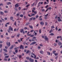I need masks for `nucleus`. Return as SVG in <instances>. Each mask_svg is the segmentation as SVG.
I'll list each match as a JSON object with an SVG mask.
<instances>
[{
  "label": "nucleus",
  "mask_w": 62,
  "mask_h": 62,
  "mask_svg": "<svg viewBox=\"0 0 62 62\" xmlns=\"http://www.w3.org/2000/svg\"><path fill=\"white\" fill-rule=\"evenodd\" d=\"M11 30L12 31H13V29L10 26L9 28V29H8L7 31L8 33H10V31Z\"/></svg>",
  "instance_id": "obj_1"
},
{
  "label": "nucleus",
  "mask_w": 62,
  "mask_h": 62,
  "mask_svg": "<svg viewBox=\"0 0 62 62\" xmlns=\"http://www.w3.org/2000/svg\"><path fill=\"white\" fill-rule=\"evenodd\" d=\"M23 38H20V40L18 39V42L19 43H20V42H21V41H23Z\"/></svg>",
  "instance_id": "obj_2"
},
{
  "label": "nucleus",
  "mask_w": 62,
  "mask_h": 62,
  "mask_svg": "<svg viewBox=\"0 0 62 62\" xmlns=\"http://www.w3.org/2000/svg\"><path fill=\"white\" fill-rule=\"evenodd\" d=\"M44 39L45 40H46V41H48V40H49V39H48V38L47 37V36H45L44 37Z\"/></svg>",
  "instance_id": "obj_3"
},
{
  "label": "nucleus",
  "mask_w": 62,
  "mask_h": 62,
  "mask_svg": "<svg viewBox=\"0 0 62 62\" xmlns=\"http://www.w3.org/2000/svg\"><path fill=\"white\" fill-rule=\"evenodd\" d=\"M29 61L30 62H34V60L33 59H32L31 58H30L29 59Z\"/></svg>",
  "instance_id": "obj_4"
},
{
  "label": "nucleus",
  "mask_w": 62,
  "mask_h": 62,
  "mask_svg": "<svg viewBox=\"0 0 62 62\" xmlns=\"http://www.w3.org/2000/svg\"><path fill=\"white\" fill-rule=\"evenodd\" d=\"M19 3H17L16 4V5H15V8H18V7H19L20 5H19Z\"/></svg>",
  "instance_id": "obj_5"
},
{
  "label": "nucleus",
  "mask_w": 62,
  "mask_h": 62,
  "mask_svg": "<svg viewBox=\"0 0 62 62\" xmlns=\"http://www.w3.org/2000/svg\"><path fill=\"white\" fill-rule=\"evenodd\" d=\"M57 18H58V22H61L62 21V20L60 18V17H58Z\"/></svg>",
  "instance_id": "obj_6"
},
{
  "label": "nucleus",
  "mask_w": 62,
  "mask_h": 62,
  "mask_svg": "<svg viewBox=\"0 0 62 62\" xmlns=\"http://www.w3.org/2000/svg\"><path fill=\"white\" fill-rule=\"evenodd\" d=\"M24 46H23V45H21L20 46V49H24Z\"/></svg>",
  "instance_id": "obj_7"
},
{
  "label": "nucleus",
  "mask_w": 62,
  "mask_h": 62,
  "mask_svg": "<svg viewBox=\"0 0 62 62\" xmlns=\"http://www.w3.org/2000/svg\"><path fill=\"white\" fill-rule=\"evenodd\" d=\"M35 43H36V42L35 41L33 42L30 44V45H33V44H35Z\"/></svg>",
  "instance_id": "obj_8"
},
{
  "label": "nucleus",
  "mask_w": 62,
  "mask_h": 62,
  "mask_svg": "<svg viewBox=\"0 0 62 62\" xmlns=\"http://www.w3.org/2000/svg\"><path fill=\"white\" fill-rule=\"evenodd\" d=\"M6 44L8 45V47H9V46H10V42H9V43H7Z\"/></svg>",
  "instance_id": "obj_9"
},
{
  "label": "nucleus",
  "mask_w": 62,
  "mask_h": 62,
  "mask_svg": "<svg viewBox=\"0 0 62 62\" xmlns=\"http://www.w3.org/2000/svg\"><path fill=\"white\" fill-rule=\"evenodd\" d=\"M34 15H35V14H31V16L29 14L28 15V16L29 17H32V16H34Z\"/></svg>",
  "instance_id": "obj_10"
},
{
  "label": "nucleus",
  "mask_w": 62,
  "mask_h": 62,
  "mask_svg": "<svg viewBox=\"0 0 62 62\" xmlns=\"http://www.w3.org/2000/svg\"><path fill=\"white\" fill-rule=\"evenodd\" d=\"M44 24V23L42 22H40V24L41 25H43Z\"/></svg>",
  "instance_id": "obj_11"
},
{
  "label": "nucleus",
  "mask_w": 62,
  "mask_h": 62,
  "mask_svg": "<svg viewBox=\"0 0 62 62\" xmlns=\"http://www.w3.org/2000/svg\"><path fill=\"white\" fill-rule=\"evenodd\" d=\"M14 47V46H13V45H12L10 47L9 49L10 50H11L12 49H13V48Z\"/></svg>",
  "instance_id": "obj_12"
},
{
  "label": "nucleus",
  "mask_w": 62,
  "mask_h": 62,
  "mask_svg": "<svg viewBox=\"0 0 62 62\" xmlns=\"http://www.w3.org/2000/svg\"><path fill=\"white\" fill-rule=\"evenodd\" d=\"M40 53L41 54H44V52H43V51H42V50L40 51Z\"/></svg>",
  "instance_id": "obj_13"
},
{
  "label": "nucleus",
  "mask_w": 62,
  "mask_h": 62,
  "mask_svg": "<svg viewBox=\"0 0 62 62\" xmlns=\"http://www.w3.org/2000/svg\"><path fill=\"white\" fill-rule=\"evenodd\" d=\"M24 31L23 29H21L20 30V31L21 33H23V32Z\"/></svg>",
  "instance_id": "obj_14"
},
{
  "label": "nucleus",
  "mask_w": 62,
  "mask_h": 62,
  "mask_svg": "<svg viewBox=\"0 0 62 62\" xmlns=\"http://www.w3.org/2000/svg\"><path fill=\"white\" fill-rule=\"evenodd\" d=\"M32 12H34V13L35 14H37V11H34L33 10H32Z\"/></svg>",
  "instance_id": "obj_15"
},
{
  "label": "nucleus",
  "mask_w": 62,
  "mask_h": 62,
  "mask_svg": "<svg viewBox=\"0 0 62 62\" xmlns=\"http://www.w3.org/2000/svg\"><path fill=\"white\" fill-rule=\"evenodd\" d=\"M0 14L1 15H3V14H4V13L2 11H0Z\"/></svg>",
  "instance_id": "obj_16"
},
{
  "label": "nucleus",
  "mask_w": 62,
  "mask_h": 62,
  "mask_svg": "<svg viewBox=\"0 0 62 62\" xmlns=\"http://www.w3.org/2000/svg\"><path fill=\"white\" fill-rule=\"evenodd\" d=\"M7 5H11V3L10 2H8L7 3Z\"/></svg>",
  "instance_id": "obj_17"
},
{
  "label": "nucleus",
  "mask_w": 62,
  "mask_h": 62,
  "mask_svg": "<svg viewBox=\"0 0 62 62\" xmlns=\"http://www.w3.org/2000/svg\"><path fill=\"white\" fill-rule=\"evenodd\" d=\"M40 4V2H39V3H38V6H37V8H39V6H40V5H39V4Z\"/></svg>",
  "instance_id": "obj_18"
},
{
  "label": "nucleus",
  "mask_w": 62,
  "mask_h": 62,
  "mask_svg": "<svg viewBox=\"0 0 62 62\" xmlns=\"http://www.w3.org/2000/svg\"><path fill=\"white\" fill-rule=\"evenodd\" d=\"M10 20H13V17L11 16L10 17Z\"/></svg>",
  "instance_id": "obj_19"
},
{
  "label": "nucleus",
  "mask_w": 62,
  "mask_h": 62,
  "mask_svg": "<svg viewBox=\"0 0 62 62\" xmlns=\"http://www.w3.org/2000/svg\"><path fill=\"white\" fill-rule=\"evenodd\" d=\"M56 52V51L54 50L53 51V54H55V53Z\"/></svg>",
  "instance_id": "obj_20"
},
{
  "label": "nucleus",
  "mask_w": 62,
  "mask_h": 62,
  "mask_svg": "<svg viewBox=\"0 0 62 62\" xmlns=\"http://www.w3.org/2000/svg\"><path fill=\"white\" fill-rule=\"evenodd\" d=\"M3 50L4 51H5V52L6 53H7V52H8V51H7V50L6 49H3Z\"/></svg>",
  "instance_id": "obj_21"
},
{
  "label": "nucleus",
  "mask_w": 62,
  "mask_h": 62,
  "mask_svg": "<svg viewBox=\"0 0 62 62\" xmlns=\"http://www.w3.org/2000/svg\"><path fill=\"white\" fill-rule=\"evenodd\" d=\"M58 45L59 46H60V45H62V43H61L60 42L58 43Z\"/></svg>",
  "instance_id": "obj_22"
},
{
  "label": "nucleus",
  "mask_w": 62,
  "mask_h": 62,
  "mask_svg": "<svg viewBox=\"0 0 62 62\" xmlns=\"http://www.w3.org/2000/svg\"><path fill=\"white\" fill-rule=\"evenodd\" d=\"M26 58L27 59V60H29V59H30V58H29V57H26Z\"/></svg>",
  "instance_id": "obj_23"
},
{
  "label": "nucleus",
  "mask_w": 62,
  "mask_h": 62,
  "mask_svg": "<svg viewBox=\"0 0 62 62\" xmlns=\"http://www.w3.org/2000/svg\"><path fill=\"white\" fill-rule=\"evenodd\" d=\"M29 42H27V43H26L25 44L26 45H28V44H29Z\"/></svg>",
  "instance_id": "obj_24"
},
{
  "label": "nucleus",
  "mask_w": 62,
  "mask_h": 62,
  "mask_svg": "<svg viewBox=\"0 0 62 62\" xmlns=\"http://www.w3.org/2000/svg\"><path fill=\"white\" fill-rule=\"evenodd\" d=\"M20 36V34L19 33H18L17 35V36L18 37H19Z\"/></svg>",
  "instance_id": "obj_25"
},
{
  "label": "nucleus",
  "mask_w": 62,
  "mask_h": 62,
  "mask_svg": "<svg viewBox=\"0 0 62 62\" xmlns=\"http://www.w3.org/2000/svg\"><path fill=\"white\" fill-rule=\"evenodd\" d=\"M50 35H51V36H54V33H52L50 34Z\"/></svg>",
  "instance_id": "obj_26"
},
{
  "label": "nucleus",
  "mask_w": 62,
  "mask_h": 62,
  "mask_svg": "<svg viewBox=\"0 0 62 62\" xmlns=\"http://www.w3.org/2000/svg\"><path fill=\"white\" fill-rule=\"evenodd\" d=\"M29 27L30 28H31V29H33V27L32 26L29 25Z\"/></svg>",
  "instance_id": "obj_27"
},
{
  "label": "nucleus",
  "mask_w": 62,
  "mask_h": 62,
  "mask_svg": "<svg viewBox=\"0 0 62 62\" xmlns=\"http://www.w3.org/2000/svg\"><path fill=\"white\" fill-rule=\"evenodd\" d=\"M47 9H49V10H51V9H52V8L51 7L48 8Z\"/></svg>",
  "instance_id": "obj_28"
},
{
  "label": "nucleus",
  "mask_w": 62,
  "mask_h": 62,
  "mask_svg": "<svg viewBox=\"0 0 62 62\" xmlns=\"http://www.w3.org/2000/svg\"><path fill=\"white\" fill-rule=\"evenodd\" d=\"M52 31H53V30L52 29H51V30H50L49 33H52Z\"/></svg>",
  "instance_id": "obj_29"
},
{
  "label": "nucleus",
  "mask_w": 62,
  "mask_h": 62,
  "mask_svg": "<svg viewBox=\"0 0 62 62\" xmlns=\"http://www.w3.org/2000/svg\"><path fill=\"white\" fill-rule=\"evenodd\" d=\"M30 52L28 50L26 53V54H28Z\"/></svg>",
  "instance_id": "obj_30"
},
{
  "label": "nucleus",
  "mask_w": 62,
  "mask_h": 62,
  "mask_svg": "<svg viewBox=\"0 0 62 62\" xmlns=\"http://www.w3.org/2000/svg\"><path fill=\"white\" fill-rule=\"evenodd\" d=\"M18 52V50L17 49L15 51V53H17V52Z\"/></svg>",
  "instance_id": "obj_31"
},
{
  "label": "nucleus",
  "mask_w": 62,
  "mask_h": 62,
  "mask_svg": "<svg viewBox=\"0 0 62 62\" xmlns=\"http://www.w3.org/2000/svg\"><path fill=\"white\" fill-rule=\"evenodd\" d=\"M29 23H27L25 24V25H28Z\"/></svg>",
  "instance_id": "obj_32"
},
{
  "label": "nucleus",
  "mask_w": 62,
  "mask_h": 62,
  "mask_svg": "<svg viewBox=\"0 0 62 62\" xmlns=\"http://www.w3.org/2000/svg\"><path fill=\"white\" fill-rule=\"evenodd\" d=\"M9 57V56H5V58H8Z\"/></svg>",
  "instance_id": "obj_33"
},
{
  "label": "nucleus",
  "mask_w": 62,
  "mask_h": 62,
  "mask_svg": "<svg viewBox=\"0 0 62 62\" xmlns=\"http://www.w3.org/2000/svg\"><path fill=\"white\" fill-rule=\"evenodd\" d=\"M34 33H35V36H36V35H37V32H35V31H34Z\"/></svg>",
  "instance_id": "obj_34"
},
{
  "label": "nucleus",
  "mask_w": 62,
  "mask_h": 62,
  "mask_svg": "<svg viewBox=\"0 0 62 62\" xmlns=\"http://www.w3.org/2000/svg\"><path fill=\"white\" fill-rule=\"evenodd\" d=\"M33 17H31V18L30 19H29V21H31V20H32V19H33Z\"/></svg>",
  "instance_id": "obj_35"
},
{
  "label": "nucleus",
  "mask_w": 62,
  "mask_h": 62,
  "mask_svg": "<svg viewBox=\"0 0 62 62\" xmlns=\"http://www.w3.org/2000/svg\"><path fill=\"white\" fill-rule=\"evenodd\" d=\"M31 54H32V55H34H34H35V54L34 53H33L32 52L31 53Z\"/></svg>",
  "instance_id": "obj_36"
},
{
  "label": "nucleus",
  "mask_w": 62,
  "mask_h": 62,
  "mask_svg": "<svg viewBox=\"0 0 62 62\" xmlns=\"http://www.w3.org/2000/svg\"><path fill=\"white\" fill-rule=\"evenodd\" d=\"M34 32V31L33 30H31V31L30 32L31 33V32H33V31Z\"/></svg>",
  "instance_id": "obj_37"
},
{
  "label": "nucleus",
  "mask_w": 62,
  "mask_h": 62,
  "mask_svg": "<svg viewBox=\"0 0 62 62\" xmlns=\"http://www.w3.org/2000/svg\"><path fill=\"white\" fill-rule=\"evenodd\" d=\"M34 4H35V2H34L32 4H31V6H34Z\"/></svg>",
  "instance_id": "obj_38"
},
{
  "label": "nucleus",
  "mask_w": 62,
  "mask_h": 62,
  "mask_svg": "<svg viewBox=\"0 0 62 62\" xmlns=\"http://www.w3.org/2000/svg\"><path fill=\"white\" fill-rule=\"evenodd\" d=\"M29 38H30L29 37L27 38L26 39V41L27 40H28V39H29Z\"/></svg>",
  "instance_id": "obj_39"
},
{
  "label": "nucleus",
  "mask_w": 62,
  "mask_h": 62,
  "mask_svg": "<svg viewBox=\"0 0 62 62\" xmlns=\"http://www.w3.org/2000/svg\"><path fill=\"white\" fill-rule=\"evenodd\" d=\"M33 36H34V35H30V37H33Z\"/></svg>",
  "instance_id": "obj_40"
},
{
  "label": "nucleus",
  "mask_w": 62,
  "mask_h": 62,
  "mask_svg": "<svg viewBox=\"0 0 62 62\" xmlns=\"http://www.w3.org/2000/svg\"><path fill=\"white\" fill-rule=\"evenodd\" d=\"M47 53H48V55H50V53L47 52Z\"/></svg>",
  "instance_id": "obj_41"
},
{
  "label": "nucleus",
  "mask_w": 62,
  "mask_h": 62,
  "mask_svg": "<svg viewBox=\"0 0 62 62\" xmlns=\"http://www.w3.org/2000/svg\"><path fill=\"white\" fill-rule=\"evenodd\" d=\"M2 47V44H0V48H1Z\"/></svg>",
  "instance_id": "obj_42"
},
{
  "label": "nucleus",
  "mask_w": 62,
  "mask_h": 62,
  "mask_svg": "<svg viewBox=\"0 0 62 62\" xmlns=\"http://www.w3.org/2000/svg\"><path fill=\"white\" fill-rule=\"evenodd\" d=\"M4 13H8V11H4Z\"/></svg>",
  "instance_id": "obj_43"
},
{
  "label": "nucleus",
  "mask_w": 62,
  "mask_h": 62,
  "mask_svg": "<svg viewBox=\"0 0 62 62\" xmlns=\"http://www.w3.org/2000/svg\"><path fill=\"white\" fill-rule=\"evenodd\" d=\"M21 8L20 7L18 8V10H21Z\"/></svg>",
  "instance_id": "obj_44"
},
{
  "label": "nucleus",
  "mask_w": 62,
  "mask_h": 62,
  "mask_svg": "<svg viewBox=\"0 0 62 62\" xmlns=\"http://www.w3.org/2000/svg\"><path fill=\"white\" fill-rule=\"evenodd\" d=\"M30 5V4H28L26 6V7H27V8H28V7H29V6Z\"/></svg>",
  "instance_id": "obj_45"
},
{
  "label": "nucleus",
  "mask_w": 62,
  "mask_h": 62,
  "mask_svg": "<svg viewBox=\"0 0 62 62\" xmlns=\"http://www.w3.org/2000/svg\"><path fill=\"white\" fill-rule=\"evenodd\" d=\"M19 58H21L22 57V55H19Z\"/></svg>",
  "instance_id": "obj_46"
},
{
  "label": "nucleus",
  "mask_w": 62,
  "mask_h": 62,
  "mask_svg": "<svg viewBox=\"0 0 62 62\" xmlns=\"http://www.w3.org/2000/svg\"><path fill=\"white\" fill-rule=\"evenodd\" d=\"M20 16L21 17H23V15H20Z\"/></svg>",
  "instance_id": "obj_47"
},
{
  "label": "nucleus",
  "mask_w": 62,
  "mask_h": 62,
  "mask_svg": "<svg viewBox=\"0 0 62 62\" xmlns=\"http://www.w3.org/2000/svg\"><path fill=\"white\" fill-rule=\"evenodd\" d=\"M39 33H41V29H40L39 30Z\"/></svg>",
  "instance_id": "obj_48"
},
{
  "label": "nucleus",
  "mask_w": 62,
  "mask_h": 62,
  "mask_svg": "<svg viewBox=\"0 0 62 62\" xmlns=\"http://www.w3.org/2000/svg\"><path fill=\"white\" fill-rule=\"evenodd\" d=\"M48 15V14H47L46 15H45V17H47V16Z\"/></svg>",
  "instance_id": "obj_49"
},
{
  "label": "nucleus",
  "mask_w": 62,
  "mask_h": 62,
  "mask_svg": "<svg viewBox=\"0 0 62 62\" xmlns=\"http://www.w3.org/2000/svg\"><path fill=\"white\" fill-rule=\"evenodd\" d=\"M4 60L5 61H8V59H4Z\"/></svg>",
  "instance_id": "obj_50"
},
{
  "label": "nucleus",
  "mask_w": 62,
  "mask_h": 62,
  "mask_svg": "<svg viewBox=\"0 0 62 62\" xmlns=\"http://www.w3.org/2000/svg\"><path fill=\"white\" fill-rule=\"evenodd\" d=\"M45 24L46 25H47L48 24V23H47V22H45Z\"/></svg>",
  "instance_id": "obj_51"
},
{
  "label": "nucleus",
  "mask_w": 62,
  "mask_h": 62,
  "mask_svg": "<svg viewBox=\"0 0 62 62\" xmlns=\"http://www.w3.org/2000/svg\"><path fill=\"white\" fill-rule=\"evenodd\" d=\"M14 9H15V10H16V11H17L18 10V9H17L16 8H15Z\"/></svg>",
  "instance_id": "obj_52"
},
{
  "label": "nucleus",
  "mask_w": 62,
  "mask_h": 62,
  "mask_svg": "<svg viewBox=\"0 0 62 62\" xmlns=\"http://www.w3.org/2000/svg\"><path fill=\"white\" fill-rule=\"evenodd\" d=\"M51 28H54V26H52L51 27Z\"/></svg>",
  "instance_id": "obj_53"
},
{
  "label": "nucleus",
  "mask_w": 62,
  "mask_h": 62,
  "mask_svg": "<svg viewBox=\"0 0 62 62\" xmlns=\"http://www.w3.org/2000/svg\"><path fill=\"white\" fill-rule=\"evenodd\" d=\"M5 49H7L8 48V46H5Z\"/></svg>",
  "instance_id": "obj_54"
},
{
  "label": "nucleus",
  "mask_w": 62,
  "mask_h": 62,
  "mask_svg": "<svg viewBox=\"0 0 62 62\" xmlns=\"http://www.w3.org/2000/svg\"><path fill=\"white\" fill-rule=\"evenodd\" d=\"M38 49H40L41 47H40L39 46H38Z\"/></svg>",
  "instance_id": "obj_55"
},
{
  "label": "nucleus",
  "mask_w": 62,
  "mask_h": 62,
  "mask_svg": "<svg viewBox=\"0 0 62 62\" xmlns=\"http://www.w3.org/2000/svg\"><path fill=\"white\" fill-rule=\"evenodd\" d=\"M0 6H3V3L0 4Z\"/></svg>",
  "instance_id": "obj_56"
},
{
  "label": "nucleus",
  "mask_w": 62,
  "mask_h": 62,
  "mask_svg": "<svg viewBox=\"0 0 62 62\" xmlns=\"http://www.w3.org/2000/svg\"><path fill=\"white\" fill-rule=\"evenodd\" d=\"M50 60L51 61H54V60L53 59H50Z\"/></svg>",
  "instance_id": "obj_57"
},
{
  "label": "nucleus",
  "mask_w": 62,
  "mask_h": 62,
  "mask_svg": "<svg viewBox=\"0 0 62 62\" xmlns=\"http://www.w3.org/2000/svg\"><path fill=\"white\" fill-rule=\"evenodd\" d=\"M45 8H48V5H47L46 6V7H45Z\"/></svg>",
  "instance_id": "obj_58"
},
{
  "label": "nucleus",
  "mask_w": 62,
  "mask_h": 62,
  "mask_svg": "<svg viewBox=\"0 0 62 62\" xmlns=\"http://www.w3.org/2000/svg\"><path fill=\"white\" fill-rule=\"evenodd\" d=\"M34 56V58L36 59V55H35Z\"/></svg>",
  "instance_id": "obj_59"
},
{
  "label": "nucleus",
  "mask_w": 62,
  "mask_h": 62,
  "mask_svg": "<svg viewBox=\"0 0 62 62\" xmlns=\"http://www.w3.org/2000/svg\"><path fill=\"white\" fill-rule=\"evenodd\" d=\"M39 20H40V21H42V18H39Z\"/></svg>",
  "instance_id": "obj_60"
},
{
  "label": "nucleus",
  "mask_w": 62,
  "mask_h": 62,
  "mask_svg": "<svg viewBox=\"0 0 62 62\" xmlns=\"http://www.w3.org/2000/svg\"><path fill=\"white\" fill-rule=\"evenodd\" d=\"M42 11H45V10L44 9H42Z\"/></svg>",
  "instance_id": "obj_61"
},
{
  "label": "nucleus",
  "mask_w": 62,
  "mask_h": 62,
  "mask_svg": "<svg viewBox=\"0 0 62 62\" xmlns=\"http://www.w3.org/2000/svg\"><path fill=\"white\" fill-rule=\"evenodd\" d=\"M24 29L25 30V29H27V28L26 27H25L24 28Z\"/></svg>",
  "instance_id": "obj_62"
},
{
  "label": "nucleus",
  "mask_w": 62,
  "mask_h": 62,
  "mask_svg": "<svg viewBox=\"0 0 62 62\" xmlns=\"http://www.w3.org/2000/svg\"><path fill=\"white\" fill-rule=\"evenodd\" d=\"M54 46H56V44L55 43H54Z\"/></svg>",
  "instance_id": "obj_63"
},
{
  "label": "nucleus",
  "mask_w": 62,
  "mask_h": 62,
  "mask_svg": "<svg viewBox=\"0 0 62 62\" xmlns=\"http://www.w3.org/2000/svg\"><path fill=\"white\" fill-rule=\"evenodd\" d=\"M40 46H43V45L41 44H40Z\"/></svg>",
  "instance_id": "obj_64"
}]
</instances>
